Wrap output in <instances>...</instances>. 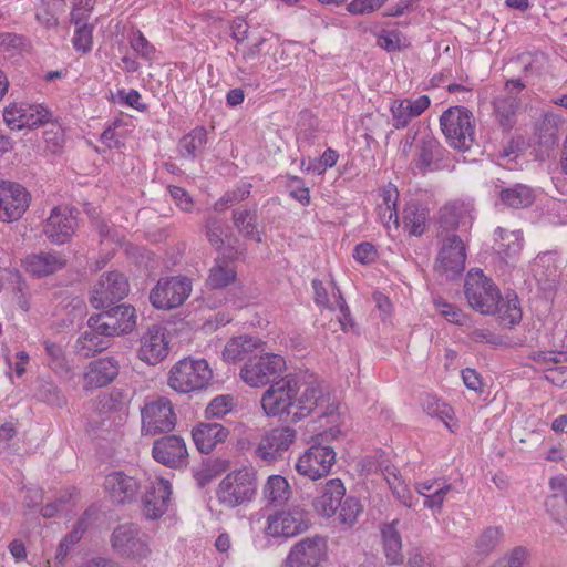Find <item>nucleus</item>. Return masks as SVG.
<instances>
[{
    "label": "nucleus",
    "instance_id": "nucleus-29",
    "mask_svg": "<svg viewBox=\"0 0 567 567\" xmlns=\"http://www.w3.org/2000/svg\"><path fill=\"white\" fill-rule=\"evenodd\" d=\"M104 486L111 498L120 504L133 501L140 489L137 481L121 471L106 475Z\"/></svg>",
    "mask_w": 567,
    "mask_h": 567
},
{
    "label": "nucleus",
    "instance_id": "nucleus-11",
    "mask_svg": "<svg viewBox=\"0 0 567 567\" xmlns=\"http://www.w3.org/2000/svg\"><path fill=\"white\" fill-rule=\"evenodd\" d=\"M328 543L323 536L313 535L297 542L289 550L282 567H320L327 559Z\"/></svg>",
    "mask_w": 567,
    "mask_h": 567
},
{
    "label": "nucleus",
    "instance_id": "nucleus-27",
    "mask_svg": "<svg viewBox=\"0 0 567 567\" xmlns=\"http://www.w3.org/2000/svg\"><path fill=\"white\" fill-rule=\"evenodd\" d=\"M414 488L419 495L424 497L423 506L425 508L433 513H441L444 501L453 486L447 480L437 477L416 482Z\"/></svg>",
    "mask_w": 567,
    "mask_h": 567
},
{
    "label": "nucleus",
    "instance_id": "nucleus-21",
    "mask_svg": "<svg viewBox=\"0 0 567 567\" xmlns=\"http://www.w3.org/2000/svg\"><path fill=\"white\" fill-rule=\"evenodd\" d=\"M152 454L155 461L172 468L187 464L186 444L177 435H167L156 440L153 444Z\"/></svg>",
    "mask_w": 567,
    "mask_h": 567
},
{
    "label": "nucleus",
    "instance_id": "nucleus-36",
    "mask_svg": "<svg viewBox=\"0 0 567 567\" xmlns=\"http://www.w3.org/2000/svg\"><path fill=\"white\" fill-rule=\"evenodd\" d=\"M259 344V339L248 334L234 337L226 343L223 351V358L225 361L233 363L241 361L247 354L257 349Z\"/></svg>",
    "mask_w": 567,
    "mask_h": 567
},
{
    "label": "nucleus",
    "instance_id": "nucleus-15",
    "mask_svg": "<svg viewBox=\"0 0 567 567\" xmlns=\"http://www.w3.org/2000/svg\"><path fill=\"white\" fill-rule=\"evenodd\" d=\"M51 116L41 104L11 103L3 110V120L11 130L34 128L48 123Z\"/></svg>",
    "mask_w": 567,
    "mask_h": 567
},
{
    "label": "nucleus",
    "instance_id": "nucleus-26",
    "mask_svg": "<svg viewBox=\"0 0 567 567\" xmlns=\"http://www.w3.org/2000/svg\"><path fill=\"white\" fill-rule=\"evenodd\" d=\"M430 105L431 100L427 95L394 100L390 105L393 127L396 130L406 127L412 118L423 114Z\"/></svg>",
    "mask_w": 567,
    "mask_h": 567
},
{
    "label": "nucleus",
    "instance_id": "nucleus-13",
    "mask_svg": "<svg viewBox=\"0 0 567 567\" xmlns=\"http://www.w3.org/2000/svg\"><path fill=\"white\" fill-rule=\"evenodd\" d=\"M336 463V452L326 445H312L296 461L297 473L311 481L327 476Z\"/></svg>",
    "mask_w": 567,
    "mask_h": 567
},
{
    "label": "nucleus",
    "instance_id": "nucleus-57",
    "mask_svg": "<svg viewBox=\"0 0 567 567\" xmlns=\"http://www.w3.org/2000/svg\"><path fill=\"white\" fill-rule=\"evenodd\" d=\"M43 138L47 145V148L55 154L59 153L64 145V136L59 126H54L51 130H48L43 134Z\"/></svg>",
    "mask_w": 567,
    "mask_h": 567
},
{
    "label": "nucleus",
    "instance_id": "nucleus-22",
    "mask_svg": "<svg viewBox=\"0 0 567 567\" xmlns=\"http://www.w3.org/2000/svg\"><path fill=\"white\" fill-rule=\"evenodd\" d=\"M168 344L166 329L154 324L141 338L138 358L148 364H157L167 357Z\"/></svg>",
    "mask_w": 567,
    "mask_h": 567
},
{
    "label": "nucleus",
    "instance_id": "nucleus-46",
    "mask_svg": "<svg viewBox=\"0 0 567 567\" xmlns=\"http://www.w3.org/2000/svg\"><path fill=\"white\" fill-rule=\"evenodd\" d=\"M338 508V520L347 527L353 526L362 512L360 501L353 496L347 497L343 503H340Z\"/></svg>",
    "mask_w": 567,
    "mask_h": 567
},
{
    "label": "nucleus",
    "instance_id": "nucleus-49",
    "mask_svg": "<svg viewBox=\"0 0 567 567\" xmlns=\"http://www.w3.org/2000/svg\"><path fill=\"white\" fill-rule=\"evenodd\" d=\"M423 406L427 415L440 419L446 427L452 429L450 421L452 420L453 410L450 405L435 398H429L423 403Z\"/></svg>",
    "mask_w": 567,
    "mask_h": 567
},
{
    "label": "nucleus",
    "instance_id": "nucleus-41",
    "mask_svg": "<svg viewBox=\"0 0 567 567\" xmlns=\"http://www.w3.org/2000/svg\"><path fill=\"white\" fill-rule=\"evenodd\" d=\"M561 120L558 115L546 113L537 126V136L540 145L550 147L558 141L559 125Z\"/></svg>",
    "mask_w": 567,
    "mask_h": 567
},
{
    "label": "nucleus",
    "instance_id": "nucleus-40",
    "mask_svg": "<svg viewBox=\"0 0 567 567\" xmlns=\"http://www.w3.org/2000/svg\"><path fill=\"white\" fill-rule=\"evenodd\" d=\"M403 225L412 236H421L425 230L426 210L415 203H409L403 213Z\"/></svg>",
    "mask_w": 567,
    "mask_h": 567
},
{
    "label": "nucleus",
    "instance_id": "nucleus-7",
    "mask_svg": "<svg viewBox=\"0 0 567 567\" xmlns=\"http://www.w3.org/2000/svg\"><path fill=\"white\" fill-rule=\"evenodd\" d=\"M192 292V281L184 276L161 278L150 291V302L158 310L182 306Z\"/></svg>",
    "mask_w": 567,
    "mask_h": 567
},
{
    "label": "nucleus",
    "instance_id": "nucleus-60",
    "mask_svg": "<svg viewBox=\"0 0 567 567\" xmlns=\"http://www.w3.org/2000/svg\"><path fill=\"white\" fill-rule=\"evenodd\" d=\"M169 194L174 203L185 212H190L193 208V199L187 192L178 186H171Z\"/></svg>",
    "mask_w": 567,
    "mask_h": 567
},
{
    "label": "nucleus",
    "instance_id": "nucleus-53",
    "mask_svg": "<svg viewBox=\"0 0 567 567\" xmlns=\"http://www.w3.org/2000/svg\"><path fill=\"white\" fill-rule=\"evenodd\" d=\"M38 396L50 405L62 406L65 403V396L61 390L51 382L42 383L39 386Z\"/></svg>",
    "mask_w": 567,
    "mask_h": 567
},
{
    "label": "nucleus",
    "instance_id": "nucleus-35",
    "mask_svg": "<svg viewBox=\"0 0 567 567\" xmlns=\"http://www.w3.org/2000/svg\"><path fill=\"white\" fill-rule=\"evenodd\" d=\"M416 154L414 158L415 166L425 171L432 168V165L442 158V146L440 142L432 135H423L416 146Z\"/></svg>",
    "mask_w": 567,
    "mask_h": 567
},
{
    "label": "nucleus",
    "instance_id": "nucleus-24",
    "mask_svg": "<svg viewBox=\"0 0 567 567\" xmlns=\"http://www.w3.org/2000/svg\"><path fill=\"white\" fill-rule=\"evenodd\" d=\"M172 486L167 480L156 478L151 483L143 499V513L150 519H157L168 508Z\"/></svg>",
    "mask_w": 567,
    "mask_h": 567
},
{
    "label": "nucleus",
    "instance_id": "nucleus-59",
    "mask_svg": "<svg viewBox=\"0 0 567 567\" xmlns=\"http://www.w3.org/2000/svg\"><path fill=\"white\" fill-rule=\"evenodd\" d=\"M549 488L551 492V498H561L567 505V476L556 475L549 480Z\"/></svg>",
    "mask_w": 567,
    "mask_h": 567
},
{
    "label": "nucleus",
    "instance_id": "nucleus-30",
    "mask_svg": "<svg viewBox=\"0 0 567 567\" xmlns=\"http://www.w3.org/2000/svg\"><path fill=\"white\" fill-rule=\"evenodd\" d=\"M95 318L92 316L87 321V330L81 333L75 343L79 354L89 358L109 348L110 336L106 331L96 328Z\"/></svg>",
    "mask_w": 567,
    "mask_h": 567
},
{
    "label": "nucleus",
    "instance_id": "nucleus-10",
    "mask_svg": "<svg viewBox=\"0 0 567 567\" xmlns=\"http://www.w3.org/2000/svg\"><path fill=\"white\" fill-rule=\"evenodd\" d=\"M112 547L121 556L144 559L151 554L150 538L137 525L123 524L112 535Z\"/></svg>",
    "mask_w": 567,
    "mask_h": 567
},
{
    "label": "nucleus",
    "instance_id": "nucleus-52",
    "mask_svg": "<svg viewBox=\"0 0 567 567\" xmlns=\"http://www.w3.org/2000/svg\"><path fill=\"white\" fill-rule=\"evenodd\" d=\"M44 347L48 355L51 358L49 362L50 367L58 373H69L71 370L68 365L62 348L49 341L44 342Z\"/></svg>",
    "mask_w": 567,
    "mask_h": 567
},
{
    "label": "nucleus",
    "instance_id": "nucleus-9",
    "mask_svg": "<svg viewBox=\"0 0 567 567\" xmlns=\"http://www.w3.org/2000/svg\"><path fill=\"white\" fill-rule=\"evenodd\" d=\"M525 86V83L519 79L508 80L505 83L504 91L495 96L492 102L493 115L504 132L512 131L517 123V115L522 105L519 94Z\"/></svg>",
    "mask_w": 567,
    "mask_h": 567
},
{
    "label": "nucleus",
    "instance_id": "nucleus-16",
    "mask_svg": "<svg viewBox=\"0 0 567 567\" xmlns=\"http://www.w3.org/2000/svg\"><path fill=\"white\" fill-rule=\"evenodd\" d=\"M31 195L18 183L0 181V220L11 223L27 212Z\"/></svg>",
    "mask_w": 567,
    "mask_h": 567
},
{
    "label": "nucleus",
    "instance_id": "nucleus-37",
    "mask_svg": "<svg viewBox=\"0 0 567 567\" xmlns=\"http://www.w3.org/2000/svg\"><path fill=\"white\" fill-rule=\"evenodd\" d=\"M498 254L505 259L516 257L523 247V234L520 230L508 231L498 227L495 230Z\"/></svg>",
    "mask_w": 567,
    "mask_h": 567
},
{
    "label": "nucleus",
    "instance_id": "nucleus-39",
    "mask_svg": "<svg viewBox=\"0 0 567 567\" xmlns=\"http://www.w3.org/2000/svg\"><path fill=\"white\" fill-rule=\"evenodd\" d=\"M502 203L512 208H524L535 199L533 189L524 184H516L512 187L502 189L499 193Z\"/></svg>",
    "mask_w": 567,
    "mask_h": 567
},
{
    "label": "nucleus",
    "instance_id": "nucleus-6",
    "mask_svg": "<svg viewBox=\"0 0 567 567\" xmlns=\"http://www.w3.org/2000/svg\"><path fill=\"white\" fill-rule=\"evenodd\" d=\"M310 526V513L296 505L269 514L266 518L264 534L276 539H288L307 532Z\"/></svg>",
    "mask_w": 567,
    "mask_h": 567
},
{
    "label": "nucleus",
    "instance_id": "nucleus-63",
    "mask_svg": "<svg viewBox=\"0 0 567 567\" xmlns=\"http://www.w3.org/2000/svg\"><path fill=\"white\" fill-rule=\"evenodd\" d=\"M334 297H336V309L338 308L341 313V316L339 317V322L342 326V329L347 330L348 327L353 326V321L350 316L349 308H348L344 299L342 298L339 289H337V295L334 293Z\"/></svg>",
    "mask_w": 567,
    "mask_h": 567
},
{
    "label": "nucleus",
    "instance_id": "nucleus-20",
    "mask_svg": "<svg viewBox=\"0 0 567 567\" xmlns=\"http://www.w3.org/2000/svg\"><path fill=\"white\" fill-rule=\"evenodd\" d=\"M73 210L66 206L52 208L43 225V234L52 244L61 245L70 240L76 228Z\"/></svg>",
    "mask_w": 567,
    "mask_h": 567
},
{
    "label": "nucleus",
    "instance_id": "nucleus-61",
    "mask_svg": "<svg viewBox=\"0 0 567 567\" xmlns=\"http://www.w3.org/2000/svg\"><path fill=\"white\" fill-rule=\"evenodd\" d=\"M385 0H352L349 3V11L354 14H363L379 9Z\"/></svg>",
    "mask_w": 567,
    "mask_h": 567
},
{
    "label": "nucleus",
    "instance_id": "nucleus-2",
    "mask_svg": "<svg viewBox=\"0 0 567 567\" xmlns=\"http://www.w3.org/2000/svg\"><path fill=\"white\" fill-rule=\"evenodd\" d=\"M257 486V471L252 466H243L223 477L216 488V498L226 508L244 506L256 497Z\"/></svg>",
    "mask_w": 567,
    "mask_h": 567
},
{
    "label": "nucleus",
    "instance_id": "nucleus-18",
    "mask_svg": "<svg viewBox=\"0 0 567 567\" xmlns=\"http://www.w3.org/2000/svg\"><path fill=\"white\" fill-rule=\"evenodd\" d=\"M93 317L97 323L96 328L106 331L110 337L130 333L136 326L135 309L126 303L115 306Z\"/></svg>",
    "mask_w": 567,
    "mask_h": 567
},
{
    "label": "nucleus",
    "instance_id": "nucleus-32",
    "mask_svg": "<svg viewBox=\"0 0 567 567\" xmlns=\"http://www.w3.org/2000/svg\"><path fill=\"white\" fill-rule=\"evenodd\" d=\"M292 496V488L285 476L270 475L262 486V498L267 505L281 507Z\"/></svg>",
    "mask_w": 567,
    "mask_h": 567
},
{
    "label": "nucleus",
    "instance_id": "nucleus-42",
    "mask_svg": "<svg viewBox=\"0 0 567 567\" xmlns=\"http://www.w3.org/2000/svg\"><path fill=\"white\" fill-rule=\"evenodd\" d=\"M206 141V130L204 127H195L181 140L178 145L179 154L183 157H189L194 159L196 155L203 150Z\"/></svg>",
    "mask_w": 567,
    "mask_h": 567
},
{
    "label": "nucleus",
    "instance_id": "nucleus-14",
    "mask_svg": "<svg viewBox=\"0 0 567 567\" xmlns=\"http://www.w3.org/2000/svg\"><path fill=\"white\" fill-rule=\"evenodd\" d=\"M465 260V245L457 235L452 234L446 236L442 243L434 270L446 279H453L463 272Z\"/></svg>",
    "mask_w": 567,
    "mask_h": 567
},
{
    "label": "nucleus",
    "instance_id": "nucleus-56",
    "mask_svg": "<svg viewBox=\"0 0 567 567\" xmlns=\"http://www.w3.org/2000/svg\"><path fill=\"white\" fill-rule=\"evenodd\" d=\"M312 287H313V291H315V302L319 307H323V308H328V309L334 310L336 309V301L334 302L330 301L329 296H328V290L322 285V282L320 280L315 279L312 281ZM337 289L338 288L332 287V293L333 295L334 293L337 295ZM333 298L336 299L334 296H333Z\"/></svg>",
    "mask_w": 567,
    "mask_h": 567
},
{
    "label": "nucleus",
    "instance_id": "nucleus-23",
    "mask_svg": "<svg viewBox=\"0 0 567 567\" xmlns=\"http://www.w3.org/2000/svg\"><path fill=\"white\" fill-rule=\"evenodd\" d=\"M65 265V256L54 250L30 254L22 260L25 272L34 278L53 275L63 269Z\"/></svg>",
    "mask_w": 567,
    "mask_h": 567
},
{
    "label": "nucleus",
    "instance_id": "nucleus-44",
    "mask_svg": "<svg viewBox=\"0 0 567 567\" xmlns=\"http://www.w3.org/2000/svg\"><path fill=\"white\" fill-rule=\"evenodd\" d=\"M503 530L501 527L489 526L485 528L476 538L475 554L481 558L487 557L501 543Z\"/></svg>",
    "mask_w": 567,
    "mask_h": 567
},
{
    "label": "nucleus",
    "instance_id": "nucleus-33",
    "mask_svg": "<svg viewBox=\"0 0 567 567\" xmlns=\"http://www.w3.org/2000/svg\"><path fill=\"white\" fill-rule=\"evenodd\" d=\"M382 202L377 206V216L382 225L390 229L393 226L395 229L399 228V216L396 210V202L399 198V192L395 186L388 185L382 189L381 193Z\"/></svg>",
    "mask_w": 567,
    "mask_h": 567
},
{
    "label": "nucleus",
    "instance_id": "nucleus-12",
    "mask_svg": "<svg viewBox=\"0 0 567 567\" xmlns=\"http://www.w3.org/2000/svg\"><path fill=\"white\" fill-rule=\"evenodd\" d=\"M285 367L286 362L282 357L266 353L249 359L240 369V378L249 386L260 388L278 377L284 371Z\"/></svg>",
    "mask_w": 567,
    "mask_h": 567
},
{
    "label": "nucleus",
    "instance_id": "nucleus-50",
    "mask_svg": "<svg viewBox=\"0 0 567 567\" xmlns=\"http://www.w3.org/2000/svg\"><path fill=\"white\" fill-rule=\"evenodd\" d=\"M529 553L526 547L517 546L496 560L491 567H524Z\"/></svg>",
    "mask_w": 567,
    "mask_h": 567
},
{
    "label": "nucleus",
    "instance_id": "nucleus-19",
    "mask_svg": "<svg viewBox=\"0 0 567 567\" xmlns=\"http://www.w3.org/2000/svg\"><path fill=\"white\" fill-rule=\"evenodd\" d=\"M296 440V431L289 426L272 429L266 433L255 450V455L266 463L282 457Z\"/></svg>",
    "mask_w": 567,
    "mask_h": 567
},
{
    "label": "nucleus",
    "instance_id": "nucleus-25",
    "mask_svg": "<svg viewBox=\"0 0 567 567\" xmlns=\"http://www.w3.org/2000/svg\"><path fill=\"white\" fill-rule=\"evenodd\" d=\"M118 368L111 357L91 361L83 373V389L87 391L110 384L118 374Z\"/></svg>",
    "mask_w": 567,
    "mask_h": 567
},
{
    "label": "nucleus",
    "instance_id": "nucleus-43",
    "mask_svg": "<svg viewBox=\"0 0 567 567\" xmlns=\"http://www.w3.org/2000/svg\"><path fill=\"white\" fill-rule=\"evenodd\" d=\"M234 225L238 231L246 238L261 241V237L256 228L257 216L249 209H238L233 214Z\"/></svg>",
    "mask_w": 567,
    "mask_h": 567
},
{
    "label": "nucleus",
    "instance_id": "nucleus-4",
    "mask_svg": "<svg viewBox=\"0 0 567 567\" xmlns=\"http://www.w3.org/2000/svg\"><path fill=\"white\" fill-rule=\"evenodd\" d=\"M213 370L205 359L184 358L169 370L167 384L178 393H189L206 388Z\"/></svg>",
    "mask_w": 567,
    "mask_h": 567
},
{
    "label": "nucleus",
    "instance_id": "nucleus-64",
    "mask_svg": "<svg viewBox=\"0 0 567 567\" xmlns=\"http://www.w3.org/2000/svg\"><path fill=\"white\" fill-rule=\"evenodd\" d=\"M561 353L555 352H537L534 354L533 360L540 367H544L548 370H556L555 365L560 361L559 358Z\"/></svg>",
    "mask_w": 567,
    "mask_h": 567
},
{
    "label": "nucleus",
    "instance_id": "nucleus-17",
    "mask_svg": "<svg viewBox=\"0 0 567 567\" xmlns=\"http://www.w3.org/2000/svg\"><path fill=\"white\" fill-rule=\"evenodd\" d=\"M128 291V280L123 274L105 272L92 288L91 303L96 309L105 308L114 301L125 298Z\"/></svg>",
    "mask_w": 567,
    "mask_h": 567
},
{
    "label": "nucleus",
    "instance_id": "nucleus-34",
    "mask_svg": "<svg viewBox=\"0 0 567 567\" xmlns=\"http://www.w3.org/2000/svg\"><path fill=\"white\" fill-rule=\"evenodd\" d=\"M400 520L393 519L381 527L382 544L385 557L390 564H402V538L398 529Z\"/></svg>",
    "mask_w": 567,
    "mask_h": 567
},
{
    "label": "nucleus",
    "instance_id": "nucleus-1",
    "mask_svg": "<svg viewBox=\"0 0 567 567\" xmlns=\"http://www.w3.org/2000/svg\"><path fill=\"white\" fill-rule=\"evenodd\" d=\"M321 399L319 386L287 375L264 392L261 408L268 416L290 415L298 421L310 415Z\"/></svg>",
    "mask_w": 567,
    "mask_h": 567
},
{
    "label": "nucleus",
    "instance_id": "nucleus-55",
    "mask_svg": "<svg viewBox=\"0 0 567 567\" xmlns=\"http://www.w3.org/2000/svg\"><path fill=\"white\" fill-rule=\"evenodd\" d=\"M434 305L440 315L447 321L456 324H463L466 321V316L460 308L441 299L435 300Z\"/></svg>",
    "mask_w": 567,
    "mask_h": 567
},
{
    "label": "nucleus",
    "instance_id": "nucleus-28",
    "mask_svg": "<svg viewBox=\"0 0 567 567\" xmlns=\"http://www.w3.org/2000/svg\"><path fill=\"white\" fill-rule=\"evenodd\" d=\"M344 495L346 487L341 480H329L322 486L320 495L313 499L312 506L320 516L330 518L337 513Z\"/></svg>",
    "mask_w": 567,
    "mask_h": 567
},
{
    "label": "nucleus",
    "instance_id": "nucleus-51",
    "mask_svg": "<svg viewBox=\"0 0 567 567\" xmlns=\"http://www.w3.org/2000/svg\"><path fill=\"white\" fill-rule=\"evenodd\" d=\"M234 408V398L229 394H223L214 398L205 410L208 419H220L228 414Z\"/></svg>",
    "mask_w": 567,
    "mask_h": 567
},
{
    "label": "nucleus",
    "instance_id": "nucleus-45",
    "mask_svg": "<svg viewBox=\"0 0 567 567\" xmlns=\"http://www.w3.org/2000/svg\"><path fill=\"white\" fill-rule=\"evenodd\" d=\"M230 229L229 227L218 217L209 216L205 221V235L212 246L216 249H220L228 236Z\"/></svg>",
    "mask_w": 567,
    "mask_h": 567
},
{
    "label": "nucleus",
    "instance_id": "nucleus-62",
    "mask_svg": "<svg viewBox=\"0 0 567 567\" xmlns=\"http://www.w3.org/2000/svg\"><path fill=\"white\" fill-rule=\"evenodd\" d=\"M440 224L447 230L455 229L458 226V215L454 206H444L440 210Z\"/></svg>",
    "mask_w": 567,
    "mask_h": 567
},
{
    "label": "nucleus",
    "instance_id": "nucleus-31",
    "mask_svg": "<svg viewBox=\"0 0 567 567\" xmlns=\"http://www.w3.org/2000/svg\"><path fill=\"white\" fill-rule=\"evenodd\" d=\"M229 435L228 429L219 423H200L192 430L193 441L200 453L208 454Z\"/></svg>",
    "mask_w": 567,
    "mask_h": 567
},
{
    "label": "nucleus",
    "instance_id": "nucleus-5",
    "mask_svg": "<svg viewBox=\"0 0 567 567\" xmlns=\"http://www.w3.org/2000/svg\"><path fill=\"white\" fill-rule=\"evenodd\" d=\"M464 293L471 308L483 315L496 313L502 300L498 287L481 269L467 272Z\"/></svg>",
    "mask_w": 567,
    "mask_h": 567
},
{
    "label": "nucleus",
    "instance_id": "nucleus-54",
    "mask_svg": "<svg viewBox=\"0 0 567 567\" xmlns=\"http://www.w3.org/2000/svg\"><path fill=\"white\" fill-rule=\"evenodd\" d=\"M130 44L132 49L145 60H152L155 55V48L147 41L141 31L132 33Z\"/></svg>",
    "mask_w": 567,
    "mask_h": 567
},
{
    "label": "nucleus",
    "instance_id": "nucleus-38",
    "mask_svg": "<svg viewBox=\"0 0 567 567\" xmlns=\"http://www.w3.org/2000/svg\"><path fill=\"white\" fill-rule=\"evenodd\" d=\"M236 270L233 262L226 258H217L209 270L206 284L212 289H219L234 282Z\"/></svg>",
    "mask_w": 567,
    "mask_h": 567
},
{
    "label": "nucleus",
    "instance_id": "nucleus-8",
    "mask_svg": "<svg viewBox=\"0 0 567 567\" xmlns=\"http://www.w3.org/2000/svg\"><path fill=\"white\" fill-rule=\"evenodd\" d=\"M142 433L156 435L171 432L176 424V414L169 399L158 396L150 399L141 409Z\"/></svg>",
    "mask_w": 567,
    "mask_h": 567
},
{
    "label": "nucleus",
    "instance_id": "nucleus-47",
    "mask_svg": "<svg viewBox=\"0 0 567 567\" xmlns=\"http://www.w3.org/2000/svg\"><path fill=\"white\" fill-rule=\"evenodd\" d=\"M496 313L508 324H515L522 319V311L519 308V302L517 296L506 297V301L503 299L498 303V309Z\"/></svg>",
    "mask_w": 567,
    "mask_h": 567
},
{
    "label": "nucleus",
    "instance_id": "nucleus-58",
    "mask_svg": "<svg viewBox=\"0 0 567 567\" xmlns=\"http://www.w3.org/2000/svg\"><path fill=\"white\" fill-rule=\"evenodd\" d=\"M353 258L360 264H371L377 259L375 247L371 243H361L355 246Z\"/></svg>",
    "mask_w": 567,
    "mask_h": 567
},
{
    "label": "nucleus",
    "instance_id": "nucleus-3",
    "mask_svg": "<svg viewBox=\"0 0 567 567\" xmlns=\"http://www.w3.org/2000/svg\"><path fill=\"white\" fill-rule=\"evenodd\" d=\"M440 126L446 142L454 150L468 151L475 142V120L467 109L453 106L440 116Z\"/></svg>",
    "mask_w": 567,
    "mask_h": 567
},
{
    "label": "nucleus",
    "instance_id": "nucleus-48",
    "mask_svg": "<svg viewBox=\"0 0 567 567\" xmlns=\"http://www.w3.org/2000/svg\"><path fill=\"white\" fill-rule=\"evenodd\" d=\"M92 25L81 20H75V32L72 42L76 51L86 53L92 49Z\"/></svg>",
    "mask_w": 567,
    "mask_h": 567
}]
</instances>
